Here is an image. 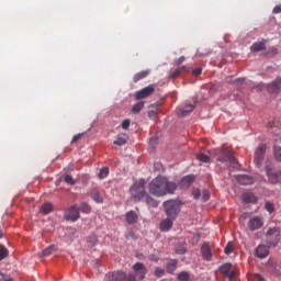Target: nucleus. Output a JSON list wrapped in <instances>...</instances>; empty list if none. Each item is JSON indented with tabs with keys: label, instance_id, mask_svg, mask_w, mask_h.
Returning <instances> with one entry per match:
<instances>
[{
	"label": "nucleus",
	"instance_id": "nucleus-1",
	"mask_svg": "<svg viewBox=\"0 0 281 281\" xmlns=\"http://www.w3.org/2000/svg\"><path fill=\"white\" fill-rule=\"evenodd\" d=\"M149 192L154 196H166V194H175L177 192V184L169 181L166 177H156L149 183Z\"/></svg>",
	"mask_w": 281,
	"mask_h": 281
},
{
	"label": "nucleus",
	"instance_id": "nucleus-2",
	"mask_svg": "<svg viewBox=\"0 0 281 281\" xmlns=\"http://www.w3.org/2000/svg\"><path fill=\"white\" fill-rule=\"evenodd\" d=\"M210 155L215 157L216 160L221 164H237L236 157H234V153L225 148L213 149L210 151Z\"/></svg>",
	"mask_w": 281,
	"mask_h": 281
},
{
	"label": "nucleus",
	"instance_id": "nucleus-3",
	"mask_svg": "<svg viewBox=\"0 0 281 281\" xmlns=\"http://www.w3.org/2000/svg\"><path fill=\"white\" fill-rule=\"evenodd\" d=\"M268 128L276 135L274 138V157L278 161H281V128L276 126V123H268Z\"/></svg>",
	"mask_w": 281,
	"mask_h": 281
},
{
	"label": "nucleus",
	"instance_id": "nucleus-4",
	"mask_svg": "<svg viewBox=\"0 0 281 281\" xmlns=\"http://www.w3.org/2000/svg\"><path fill=\"white\" fill-rule=\"evenodd\" d=\"M131 194L134 201H142L146 196V180L139 179L131 187Z\"/></svg>",
	"mask_w": 281,
	"mask_h": 281
},
{
	"label": "nucleus",
	"instance_id": "nucleus-5",
	"mask_svg": "<svg viewBox=\"0 0 281 281\" xmlns=\"http://www.w3.org/2000/svg\"><path fill=\"white\" fill-rule=\"evenodd\" d=\"M164 207L168 218H172V221H176L177 216H179V212H181V207L177 200H168L164 202Z\"/></svg>",
	"mask_w": 281,
	"mask_h": 281
},
{
	"label": "nucleus",
	"instance_id": "nucleus-6",
	"mask_svg": "<svg viewBox=\"0 0 281 281\" xmlns=\"http://www.w3.org/2000/svg\"><path fill=\"white\" fill-rule=\"evenodd\" d=\"M266 243L269 247H278V243H280V228H269L266 233Z\"/></svg>",
	"mask_w": 281,
	"mask_h": 281
},
{
	"label": "nucleus",
	"instance_id": "nucleus-7",
	"mask_svg": "<svg viewBox=\"0 0 281 281\" xmlns=\"http://www.w3.org/2000/svg\"><path fill=\"white\" fill-rule=\"evenodd\" d=\"M247 227L249 232H258V229L265 227V220L261 216L255 215L248 220Z\"/></svg>",
	"mask_w": 281,
	"mask_h": 281
},
{
	"label": "nucleus",
	"instance_id": "nucleus-8",
	"mask_svg": "<svg viewBox=\"0 0 281 281\" xmlns=\"http://www.w3.org/2000/svg\"><path fill=\"white\" fill-rule=\"evenodd\" d=\"M220 273L225 278H228L229 281H234L236 279V267L234 265L226 262L220 267Z\"/></svg>",
	"mask_w": 281,
	"mask_h": 281
},
{
	"label": "nucleus",
	"instance_id": "nucleus-9",
	"mask_svg": "<svg viewBox=\"0 0 281 281\" xmlns=\"http://www.w3.org/2000/svg\"><path fill=\"white\" fill-rule=\"evenodd\" d=\"M265 153H267V145H265V144L259 145L255 151L254 161H255L256 166H258V168H260V166H262V161L265 159Z\"/></svg>",
	"mask_w": 281,
	"mask_h": 281
},
{
	"label": "nucleus",
	"instance_id": "nucleus-10",
	"mask_svg": "<svg viewBox=\"0 0 281 281\" xmlns=\"http://www.w3.org/2000/svg\"><path fill=\"white\" fill-rule=\"evenodd\" d=\"M266 175L268 177L269 183H272L273 186L280 181L281 171L271 168L269 165L266 167Z\"/></svg>",
	"mask_w": 281,
	"mask_h": 281
},
{
	"label": "nucleus",
	"instance_id": "nucleus-11",
	"mask_svg": "<svg viewBox=\"0 0 281 281\" xmlns=\"http://www.w3.org/2000/svg\"><path fill=\"white\" fill-rule=\"evenodd\" d=\"M64 216L66 221H72V223H76V221L80 218V210L78 209V206L72 205L69 209H67Z\"/></svg>",
	"mask_w": 281,
	"mask_h": 281
},
{
	"label": "nucleus",
	"instance_id": "nucleus-12",
	"mask_svg": "<svg viewBox=\"0 0 281 281\" xmlns=\"http://www.w3.org/2000/svg\"><path fill=\"white\" fill-rule=\"evenodd\" d=\"M154 93H155V86H148L138 90L135 93V98L136 100H144L146 98H150V95H153Z\"/></svg>",
	"mask_w": 281,
	"mask_h": 281
},
{
	"label": "nucleus",
	"instance_id": "nucleus-13",
	"mask_svg": "<svg viewBox=\"0 0 281 281\" xmlns=\"http://www.w3.org/2000/svg\"><path fill=\"white\" fill-rule=\"evenodd\" d=\"M135 276H137L138 280H144L146 278V273H148V269L142 262H136L132 267Z\"/></svg>",
	"mask_w": 281,
	"mask_h": 281
},
{
	"label": "nucleus",
	"instance_id": "nucleus-14",
	"mask_svg": "<svg viewBox=\"0 0 281 281\" xmlns=\"http://www.w3.org/2000/svg\"><path fill=\"white\" fill-rule=\"evenodd\" d=\"M194 179H195L194 175H189L183 177L179 183L180 188H182V190H188V188H190V186L194 183Z\"/></svg>",
	"mask_w": 281,
	"mask_h": 281
},
{
	"label": "nucleus",
	"instance_id": "nucleus-15",
	"mask_svg": "<svg viewBox=\"0 0 281 281\" xmlns=\"http://www.w3.org/2000/svg\"><path fill=\"white\" fill-rule=\"evenodd\" d=\"M175 220L167 217L166 220H162L159 225L160 232H170L172 229V223Z\"/></svg>",
	"mask_w": 281,
	"mask_h": 281
},
{
	"label": "nucleus",
	"instance_id": "nucleus-16",
	"mask_svg": "<svg viewBox=\"0 0 281 281\" xmlns=\"http://www.w3.org/2000/svg\"><path fill=\"white\" fill-rule=\"evenodd\" d=\"M201 254H202L203 260H206L207 262L212 260V249H210V245L207 244L202 245Z\"/></svg>",
	"mask_w": 281,
	"mask_h": 281
},
{
	"label": "nucleus",
	"instance_id": "nucleus-17",
	"mask_svg": "<svg viewBox=\"0 0 281 281\" xmlns=\"http://www.w3.org/2000/svg\"><path fill=\"white\" fill-rule=\"evenodd\" d=\"M193 111H194V105L187 104V105L178 109V115L180 117H186V115H190V113H192Z\"/></svg>",
	"mask_w": 281,
	"mask_h": 281
},
{
	"label": "nucleus",
	"instance_id": "nucleus-18",
	"mask_svg": "<svg viewBox=\"0 0 281 281\" xmlns=\"http://www.w3.org/2000/svg\"><path fill=\"white\" fill-rule=\"evenodd\" d=\"M280 89H281V78H277L274 81H272L268 86V91H270V93H278Z\"/></svg>",
	"mask_w": 281,
	"mask_h": 281
},
{
	"label": "nucleus",
	"instance_id": "nucleus-19",
	"mask_svg": "<svg viewBox=\"0 0 281 281\" xmlns=\"http://www.w3.org/2000/svg\"><path fill=\"white\" fill-rule=\"evenodd\" d=\"M256 256L257 258H267V256H269V247L265 245H259L256 248Z\"/></svg>",
	"mask_w": 281,
	"mask_h": 281
},
{
	"label": "nucleus",
	"instance_id": "nucleus-20",
	"mask_svg": "<svg viewBox=\"0 0 281 281\" xmlns=\"http://www.w3.org/2000/svg\"><path fill=\"white\" fill-rule=\"evenodd\" d=\"M236 179L240 186H251L254 183V179L249 176H237Z\"/></svg>",
	"mask_w": 281,
	"mask_h": 281
},
{
	"label": "nucleus",
	"instance_id": "nucleus-21",
	"mask_svg": "<svg viewBox=\"0 0 281 281\" xmlns=\"http://www.w3.org/2000/svg\"><path fill=\"white\" fill-rule=\"evenodd\" d=\"M128 142V135L126 134H119L116 139L113 142L115 146H124Z\"/></svg>",
	"mask_w": 281,
	"mask_h": 281
},
{
	"label": "nucleus",
	"instance_id": "nucleus-22",
	"mask_svg": "<svg viewBox=\"0 0 281 281\" xmlns=\"http://www.w3.org/2000/svg\"><path fill=\"white\" fill-rule=\"evenodd\" d=\"M52 212H54V205L49 202L44 203L40 209V213L44 215L52 214Z\"/></svg>",
	"mask_w": 281,
	"mask_h": 281
},
{
	"label": "nucleus",
	"instance_id": "nucleus-23",
	"mask_svg": "<svg viewBox=\"0 0 281 281\" xmlns=\"http://www.w3.org/2000/svg\"><path fill=\"white\" fill-rule=\"evenodd\" d=\"M150 76V70H142L134 75L133 80L134 82H139V80H144V78H148Z\"/></svg>",
	"mask_w": 281,
	"mask_h": 281
},
{
	"label": "nucleus",
	"instance_id": "nucleus-24",
	"mask_svg": "<svg viewBox=\"0 0 281 281\" xmlns=\"http://www.w3.org/2000/svg\"><path fill=\"white\" fill-rule=\"evenodd\" d=\"M267 47L266 41L256 42L250 46L251 52H262Z\"/></svg>",
	"mask_w": 281,
	"mask_h": 281
},
{
	"label": "nucleus",
	"instance_id": "nucleus-25",
	"mask_svg": "<svg viewBox=\"0 0 281 281\" xmlns=\"http://www.w3.org/2000/svg\"><path fill=\"white\" fill-rule=\"evenodd\" d=\"M112 281H124L126 280V272L124 271H115L111 274Z\"/></svg>",
	"mask_w": 281,
	"mask_h": 281
},
{
	"label": "nucleus",
	"instance_id": "nucleus-26",
	"mask_svg": "<svg viewBox=\"0 0 281 281\" xmlns=\"http://www.w3.org/2000/svg\"><path fill=\"white\" fill-rule=\"evenodd\" d=\"M126 222L128 223V225H135V223H137V213H135V211L127 212Z\"/></svg>",
	"mask_w": 281,
	"mask_h": 281
},
{
	"label": "nucleus",
	"instance_id": "nucleus-27",
	"mask_svg": "<svg viewBox=\"0 0 281 281\" xmlns=\"http://www.w3.org/2000/svg\"><path fill=\"white\" fill-rule=\"evenodd\" d=\"M243 201L244 203H256L258 198L254 193L248 192L243 194Z\"/></svg>",
	"mask_w": 281,
	"mask_h": 281
},
{
	"label": "nucleus",
	"instance_id": "nucleus-28",
	"mask_svg": "<svg viewBox=\"0 0 281 281\" xmlns=\"http://www.w3.org/2000/svg\"><path fill=\"white\" fill-rule=\"evenodd\" d=\"M145 203L146 205H148L149 207H158L159 206V201L155 200L153 196H150L149 194L145 195Z\"/></svg>",
	"mask_w": 281,
	"mask_h": 281
},
{
	"label": "nucleus",
	"instance_id": "nucleus-29",
	"mask_svg": "<svg viewBox=\"0 0 281 281\" xmlns=\"http://www.w3.org/2000/svg\"><path fill=\"white\" fill-rule=\"evenodd\" d=\"M175 271H177V260H170L167 263V273H175Z\"/></svg>",
	"mask_w": 281,
	"mask_h": 281
},
{
	"label": "nucleus",
	"instance_id": "nucleus-30",
	"mask_svg": "<svg viewBox=\"0 0 281 281\" xmlns=\"http://www.w3.org/2000/svg\"><path fill=\"white\" fill-rule=\"evenodd\" d=\"M182 71H186V66L177 68L173 72L169 75V78H172V80H175V78H179V76H181Z\"/></svg>",
	"mask_w": 281,
	"mask_h": 281
},
{
	"label": "nucleus",
	"instance_id": "nucleus-31",
	"mask_svg": "<svg viewBox=\"0 0 281 281\" xmlns=\"http://www.w3.org/2000/svg\"><path fill=\"white\" fill-rule=\"evenodd\" d=\"M10 251H8V248H5V246L0 245V262L1 260H5V258H8Z\"/></svg>",
	"mask_w": 281,
	"mask_h": 281
},
{
	"label": "nucleus",
	"instance_id": "nucleus-32",
	"mask_svg": "<svg viewBox=\"0 0 281 281\" xmlns=\"http://www.w3.org/2000/svg\"><path fill=\"white\" fill-rule=\"evenodd\" d=\"M196 159L199 161H201L202 164H210V156L203 154V153H200L196 155Z\"/></svg>",
	"mask_w": 281,
	"mask_h": 281
},
{
	"label": "nucleus",
	"instance_id": "nucleus-33",
	"mask_svg": "<svg viewBox=\"0 0 281 281\" xmlns=\"http://www.w3.org/2000/svg\"><path fill=\"white\" fill-rule=\"evenodd\" d=\"M91 199L95 202V203H103L104 199L102 198V195L100 194V192L94 191L91 195Z\"/></svg>",
	"mask_w": 281,
	"mask_h": 281
},
{
	"label": "nucleus",
	"instance_id": "nucleus-34",
	"mask_svg": "<svg viewBox=\"0 0 281 281\" xmlns=\"http://www.w3.org/2000/svg\"><path fill=\"white\" fill-rule=\"evenodd\" d=\"M56 251V246H49L42 251V257L52 256Z\"/></svg>",
	"mask_w": 281,
	"mask_h": 281
},
{
	"label": "nucleus",
	"instance_id": "nucleus-35",
	"mask_svg": "<svg viewBox=\"0 0 281 281\" xmlns=\"http://www.w3.org/2000/svg\"><path fill=\"white\" fill-rule=\"evenodd\" d=\"M178 280L179 281H190V272L188 271H182L178 274Z\"/></svg>",
	"mask_w": 281,
	"mask_h": 281
},
{
	"label": "nucleus",
	"instance_id": "nucleus-36",
	"mask_svg": "<svg viewBox=\"0 0 281 281\" xmlns=\"http://www.w3.org/2000/svg\"><path fill=\"white\" fill-rule=\"evenodd\" d=\"M61 179H64L65 183H68L69 186H76V180H74V177L70 175H65Z\"/></svg>",
	"mask_w": 281,
	"mask_h": 281
},
{
	"label": "nucleus",
	"instance_id": "nucleus-37",
	"mask_svg": "<svg viewBox=\"0 0 281 281\" xmlns=\"http://www.w3.org/2000/svg\"><path fill=\"white\" fill-rule=\"evenodd\" d=\"M79 211L83 212V214H89V212H91V206H89V204H87V202H83L80 204Z\"/></svg>",
	"mask_w": 281,
	"mask_h": 281
},
{
	"label": "nucleus",
	"instance_id": "nucleus-38",
	"mask_svg": "<svg viewBox=\"0 0 281 281\" xmlns=\"http://www.w3.org/2000/svg\"><path fill=\"white\" fill-rule=\"evenodd\" d=\"M142 109H144V101H140V102L136 103L132 108V113H139V111H142Z\"/></svg>",
	"mask_w": 281,
	"mask_h": 281
},
{
	"label": "nucleus",
	"instance_id": "nucleus-39",
	"mask_svg": "<svg viewBox=\"0 0 281 281\" xmlns=\"http://www.w3.org/2000/svg\"><path fill=\"white\" fill-rule=\"evenodd\" d=\"M109 177V167H103L99 172V179H106Z\"/></svg>",
	"mask_w": 281,
	"mask_h": 281
},
{
	"label": "nucleus",
	"instance_id": "nucleus-40",
	"mask_svg": "<svg viewBox=\"0 0 281 281\" xmlns=\"http://www.w3.org/2000/svg\"><path fill=\"white\" fill-rule=\"evenodd\" d=\"M224 251L227 256H229V254H232L234 251V243L228 241Z\"/></svg>",
	"mask_w": 281,
	"mask_h": 281
},
{
	"label": "nucleus",
	"instance_id": "nucleus-41",
	"mask_svg": "<svg viewBox=\"0 0 281 281\" xmlns=\"http://www.w3.org/2000/svg\"><path fill=\"white\" fill-rule=\"evenodd\" d=\"M192 196L195 201H199V199H201V189L193 188Z\"/></svg>",
	"mask_w": 281,
	"mask_h": 281
},
{
	"label": "nucleus",
	"instance_id": "nucleus-42",
	"mask_svg": "<svg viewBox=\"0 0 281 281\" xmlns=\"http://www.w3.org/2000/svg\"><path fill=\"white\" fill-rule=\"evenodd\" d=\"M155 276L156 278H164V276H166V270L162 268H156Z\"/></svg>",
	"mask_w": 281,
	"mask_h": 281
},
{
	"label": "nucleus",
	"instance_id": "nucleus-43",
	"mask_svg": "<svg viewBox=\"0 0 281 281\" xmlns=\"http://www.w3.org/2000/svg\"><path fill=\"white\" fill-rule=\"evenodd\" d=\"M265 207L267 212H269L270 214H273V210H276V207L273 206V203L271 202H266Z\"/></svg>",
	"mask_w": 281,
	"mask_h": 281
},
{
	"label": "nucleus",
	"instance_id": "nucleus-44",
	"mask_svg": "<svg viewBox=\"0 0 281 281\" xmlns=\"http://www.w3.org/2000/svg\"><path fill=\"white\" fill-rule=\"evenodd\" d=\"M202 201L205 203V201H210V191L203 190L202 192Z\"/></svg>",
	"mask_w": 281,
	"mask_h": 281
},
{
	"label": "nucleus",
	"instance_id": "nucleus-45",
	"mask_svg": "<svg viewBox=\"0 0 281 281\" xmlns=\"http://www.w3.org/2000/svg\"><path fill=\"white\" fill-rule=\"evenodd\" d=\"M0 281H12V277H10V274L0 272Z\"/></svg>",
	"mask_w": 281,
	"mask_h": 281
},
{
	"label": "nucleus",
	"instance_id": "nucleus-46",
	"mask_svg": "<svg viewBox=\"0 0 281 281\" xmlns=\"http://www.w3.org/2000/svg\"><path fill=\"white\" fill-rule=\"evenodd\" d=\"M125 238L127 240H133L135 239V233L133 231H128L126 234H125Z\"/></svg>",
	"mask_w": 281,
	"mask_h": 281
},
{
	"label": "nucleus",
	"instance_id": "nucleus-47",
	"mask_svg": "<svg viewBox=\"0 0 281 281\" xmlns=\"http://www.w3.org/2000/svg\"><path fill=\"white\" fill-rule=\"evenodd\" d=\"M131 126V120L126 119L122 122V128L126 131Z\"/></svg>",
	"mask_w": 281,
	"mask_h": 281
},
{
	"label": "nucleus",
	"instance_id": "nucleus-48",
	"mask_svg": "<svg viewBox=\"0 0 281 281\" xmlns=\"http://www.w3.org/2000/svg\"><path fill=\"white\" fill-rule=\"evenodd\" d=\"M148 117H149V120H155V117H157V111L149 110L148 111Z\"/></svg>",
	"mask_w": 281,
	"mask_h": 281
},
{
	"label": "nucleus",
	"instance_id": "nucleus-49",
	"mask_svg": "<svg viewBox=\"0 0 281 281\" xmlns=\"http://www.w3.org/2000/svg\"><path fill=\"white\" fill-rule=\"evenodd\" d=\"M82 139V134H77L72 137L71 144H76L77 142H80Z\"/></svg>",
	"mask_w": 281,
	"mask_h": 281
},
{
	"label": "nucleus",
	"instance_id": "nucleus-50",
	"mask_svg": "<svg viewBox=\"0 0 281 281\" xmlns=\"http://www.w3.org/2000/svg\"><path fill=\"white\" fill-rule=\"evenodd\" d=\"M202 72H203V69L201 68H195L192 70L193 76H201Z\"/></svg>",
	"mask_w": 281,
	"mask_h": 281
},
{
	"label": "nucleus",
	"instance_id": "nucleus-51",
	"mask_svg": "<svg viewBox=\"0 0 281 281\" xmlns=\"http://www.w3.org/2000/svg\"><path fill=\"white\" fill-rule=\"evenodd\" d=\"M273 14H280V12H281V7L280 5H276L274 8H273Z\"/></svg>",
	"mask_w": 281,
	"mask_h": 281
},
{
	"label": "nucleus",
	"instance_id": "nucleus-52",
	"mask_svg": "<svg viewBox=\"0 0 281 281\" xmlns=\"http://www.w3.org/2000/svg\"><path fill=\"white\" fill-rule=\"evenodd\" d=\"M127 280L128 281H137V277H135L134 273H130L128 277H127Z\"/></svg>",
	"mask_w": 281,
	"mask_h": 281
},
{
	"label": "nucleus",
	"instance_id": "nucleus-53",
	"mask_svg": "<svg viewBox=\"0 0 281 281\" xmlns=\"http://www.w3.org/2000/svg\"><path fill=\"white\" fill-rule=\"evenodd\" d=\"M176 251L177 254H180L181 256H183V254H186L187 250L184 247H182V248H177Z\"/></svg>",
	"mask_w": 281,
	"mask_h": 281
},
{
	"label": "nucleus",
	"instance_id": "nucleus-54",
	"mask_svg": "<svg viewBox=\"0 0 281 281\" xmlns=\"http://www.w3.org/2000/svg\"><path fill=\"white\" fill-rule=\"evenodd\" d=\"M236 85H243V82H245V78H239V79H236Z\"/></svg>",
	"mask_w": 281,
	"mask_h": 281
},
{
	"label": "nucleus",
	"instance_id": "nucleus-55",
	"mask_svg": "<svg viewBox=\"0 0 281 281\" xmlns=\"http://www.w3.org/2000/svg\"><path fill=\"white\" fill-rule=\"evenodd\" d=\"M184 60H186V57H184V56H181V57L178 59L177 64H178V65H181Z\"/></svg>",
	"mask_w": 281,
	"mask_h": 281
},
{
	"label": "nucleus",
	"instance_id": "nucleus-56",
	"mask_svg": "<svg viewBox=\"0 0 281 281\" xmlns=\"http://www.w3.org/2000/svg\"><path fill=\"white\" fill-rule=\"evenodd\" d=\"M255 276L258 281H266L265 278H262L260 274L257 273Z\"/></svg>",
	"mask_w": 281,
	"mask_h": 281
},
{
	"label": "nucleus",
	"instance_id": "nucleus-57",
	"mask_svg": "<svg viewBox=\"0 0 281 281\" xmlns=\"http://www.w3.org/2000/svg\"><path fill=\"white\" fill-rule=\"evenodd\" d=\"M150 260H151V262H157L159 259H158L157 257H155V255H153V256L150 257Z\"/></svg>",
	"mask_w": 281,
	"mask_h": 281
},
{
	"label": "nucleus",
	"instance_id": "nucleus-58",
	"mask_svg": "<svg viewBox=\"0 0 281 281\" xmlns=\"http://www.w3.org/2000/svg\"><path fill=\"white\" fill-rule=\"evenodd\" d=\"M271 50L273 52V54H278V48H271Z\"/></svg>",
	"mask_w": 281,
	"mask_h": 281
},
{
	"label": "nucleus",
	"instance_id": "nucleus-59",
	"mask_svg": "<svg viewBox=\"0 0 281 281\" xmlns=\"http://www.w3.org/2000/svg\"><path fill=\"white\" fill-rule=\"evenodd\" d=\"M0 238H3V231L0 228Z\"/></svg>",
	"mask_w": 281,
	"mask_h": 281
},
{
	"label": "nucleus",
	"instance_id": "nucleus-60",
	"mask_svg": "<svg viewBox=\"0 0 281 281\" xmlns=\"http://www.w3.org/2000/svg\"><path fill=\"white\" fill-rule=\"evenodd\" d=\"M98 241V237H93V243H97Z\"/></svg>",
	"mask_w": 281,
	"mask_h": 281
}]
</instances>
